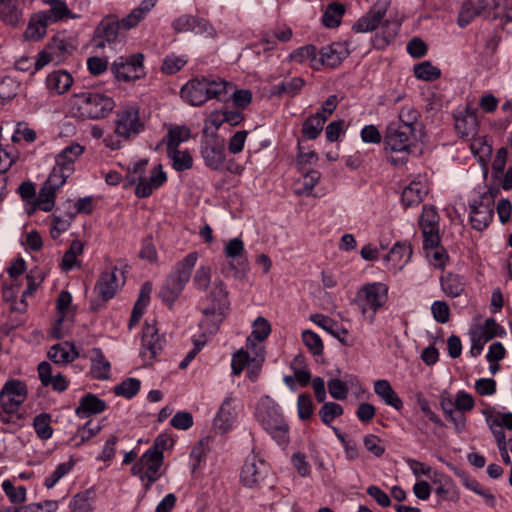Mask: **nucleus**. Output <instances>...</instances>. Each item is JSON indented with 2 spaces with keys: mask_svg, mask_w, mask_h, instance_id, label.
<instances>
[{
  "mask_svg": "<svg viewBox=\"0 0 512 512\" xmlns=\"http://www.w3.org/2000/svg\"><path fill=\"white\" fill-rule=\"evenodd\" d=\"M71 174L72 173H66L65 169L55 164L47 180L44 183L58 191L66 183L67 178Z\"/></svg>",
  "mask_w": 512,
  "mask_h": 512,
  "instance_id": "62",
  "label": "nucleus"
},
{
  "mask_svg": "<svg viewBox=\"0 0 512 512\" xmlns=\"http://www.w3.org/2000/svg\"><path fill=\"white\" fill-rule=\"evenodd\" d=\"M374 392L386 405H389L398 411L403 408V401L397 395L388 380H376L374 382Z\"/></svg>",
  "mask_w": 512,
  "mask_h": 512,
  "instance_id": "32",
  "label": "nucleus"
},
{
  "mask_svg": "<svg viewBox=\"0 0 512 512\" xmlns=\"http://www.w3.org/2000/svg\"><path fill=\"white\" fill-rule=\"evenodd\" d=\"M435 493L444 501L457 502L460 499L459 490L455 482L449 477H446L436 488Z\"/></svg>",
  "mask_w": 512,
  "mask_h": 512,
  "instance_id": "55",
  "label": "nucleus"
},
{
  "mask_svg": "<svg viewBox=\"0 0 512 512\" xmlns=\"http://www.w3.org/2000/svg\"><path fill=\"white\" fill-rule=\"evenodd\" d=\"M349 51H347L340 43H333L322 47L318 53V60H314V70H319L323 66L335 68L347 58Z\"/></svg>",
  "mask_w": 512,
  "mask_h": 512,
  "instance_id": "23",
  "label": "nucleus"
},
{
  "mask_svg": "<svg viewBox=\"0 0 512 512\" xmlns=\"http://www.w3.org/2000/svg\"><path fill=\"white\" fill-rule=\"evenodd\" d=\"M420 118L419 111L410 105H404L398 114V121H393L391 124H398L404 130H409L415 133L416 126Z\"/></svg>",
  "mask_w": 512,
  "mask_h": 512,
  "instance_id": "38",
  "label": "nucleus"
},
{
  "mask_svg": "<svg viewBox=\"0 0 512 512\" xmlns=\"http://www.w3.org/2000/svg\"><path fill=\"white\" fill-rule=\"evenodd\" d=\"M472 332L478 337L484 338L487 343L494 337L503 336L505 334L504 328L493 318L486 319L483 325H480Z\"/></svg>",
  "mask_w": 512,
  "mask_h": 512,
  "instance_id": "49",
  "label": "nucleus"
},
{
  "mask_svg": "<svg viewBox=\"0 0 512 512\" xmlns=\"http://www.w3.org/2000/svg\"><path fill=\"white\" fill-rule=\"evenodd\" d=\"M401 26V21L398 19L387 18L383 21L381 26L382 39L381 43L376 44L378 48H382L389 44L397 36Z\"/></svg>",
  "mask_w": 512,
  "mask_h": 512,
  "instance_id": "54",
  "label": "nucleus"
},
{
  "mask_svg": "<svg viewBox=\"0 0 512 512\" xmlns=\"http://www.w3.org/2000/svg\"><path fill=\"white\" fill-rule=\"evenodd\" d=\"M75 346L69 342H63L52 346L48 352L49 359L55 364H68L78 357Z\"/></svg>",
  "mask_w": 512,
  "mask_h": 512,
  "instance_id": "34",
  "label": "nucleus"
},
{
  "mask_svg": "<svg viewBox=\"0 0 512 512\" xmlns=\"http://www.w3.org/2000/svg\"><path fill=\"white\" fill-rule=\"evenodd\" d=\"M182 98L192 106H201L211 99L206 77L189 80L181 89Z\"/></svg>",
  "mask_w": 512,
  "mask_h": 512,
  "instance_id": "18",
  "label": "nucleus"
},
{
  "mask_svg": "<svg viewBox=\"0 0 512 512\" xmlns=\"http://www.w3.org/2000/svg\"><path fill=\"white\" fill-rule=\"evenodd\" d=\"M470 222L474 229L482 231L488 227L494 215L493 195L484 193L469 203Z\"/></svg>",
  "mask_w": 512,
  "mask_h": 512,
  "instance_id": "12",
  "label": "nucleus"
},
{
  "mask_svg": "<svg viewBox=\"0 0 512 512\" xmlns=\"http://www.w3.org/2000/svg\"><path fill=\"white\" fill-rule=\"evenodd\" d=\"M420 229H439V215L433 206H424L419 218Z\"/></svg>",
  "mask_w": 512,
  "mask_h": 512,
  "instance_id": "58",
  "label": "nucleus"
},
{
  "mask_svg": "<svg viewBox=\"0 0 512 512\" xmlns=\"http://www.w3.org/2000/svg\"><path fill=\"white\" fill-rule=\"evenodd\" d=\"M289 59L299 64L308 63L314 69V60H318V53L314 45H306L294 50Z\"/></svg>",
  "mask_w": 512,
  "mask_h": 512,
  "instance_id": "53",
  "label": "nucleus"
},
{
  "mask_svg": "<svg viewBox=\"0 0 512 512\" xmlns=\"http://www.w3.org/2000/svg\"><path fill=\"white\" fill-rule=\"evenodd\" d=\"M49 22L42 19V14L39 13L36 18H33L25 30L24 37L26 40L38 41L46 34V28Z\"/></svg>",
  "mask_w": 512,
  "mask_h": 512,
  "instance_id": "52",
  "label": "nucleus"
},
{
  "mask_svg": "<svg viewBox=\"0 0 512 512\" xmlns=\"http://www.w3.org/2000/svg\"><path fill=\"white\" fill-rule=\"evenodd\" d=\"M343 414V408L335 402H326L319 411L321 420L325 424L331 423L336 417Z\"/></svg>",
  "mask_w": 512,
  "mask_h": 512,
  "instance_id": "64",
  "label": "nucleus"
},
{
  "mask_svg": "<svg viewBox=\"0 0 512 512\" xmlns=\"http://www.w3.org/2000/svg\"><path fill=\"white\" fill-rule=\"evenodd\" d=\"M440 74V69L428 61L417 64L414 67V75L421 80L433 81L436 80Z\"/></svg>",
  "mask_w": 512,
  "mask_h": 512,
  "instance_id": "60",
  "label": "nucleus"
},
{
  "mask_svg": "<svg viewBox=\"0 0 512 512\" xmlns=\"http://www.w3.org/2000/svg\"><path fill=\"white\" fill-rule=\"evenodd\" d=\"M100 431L101 425L99 423H93L92 421H88L77 430L72 440L75 441L76 446H80L85 441L96 436Z\"/></svg>",
  "mask_w": 512,
  "mask_h": 512,
  "instance_id": "57",
  "label": "nucleus"
},
{
  "mask_svg": "<svg viewBox=\"0 0 512 512\" xmlns=\"http://www.w3.org/2000/svg\"><path fill=\"white\" fill-rule=\"evenodd\" d=\"M164 344L165 339L159 335L155 324L147 323L143 328L141 355L152 360L163 349Z\"/></svg>",
  "mask_w": 512,
  "mask_h": 512,
  "instance_id": "24",
  "label": "nucleus"
},
{
  "mask_svg": "<svg viewBox=\"0 0 512 512\" xmlns=\"http://www.w3.org/2000/svg\"><path fill=\"white\" fill-rule=\"evenodd\" d=\"M167 156L172 161V167L178 172L189 170L193 166V158L187 150L167 149Z\"/></svg>",
  "mask_w": 512,
  "mask_h": 512,
  "instance_id": "46",
  "label": "nucleus"
},
{
  "mask_svg": "<svg viewBox=\"0 0 512 512\" xmlns=\"http://www.w3.org/2000/svg\"><path fill=\"white\" fill-rule=\"evenodd\" d=\"M412 256V248L408 243H396L384 257L387 263V269L394 274L402 270L410 261Z\"/></svg>",
  "mask_w": 512,
  "mask_h": 512,
  "instance_id": "25",
  "label": "nucleus"
},
{
  "mask_svg": "<svg viewBox=\"0 0 512 512\" xmlns=\"http://www.w3.org/2000/svg\"><path fill=\"white\" fill-rule=\"evenodd\" d=\"M0 18L8 25H18L21 12L17 0H0Z\"/></svg>",
  "mask_w": 512,
  "mask_h": 512,
  "instance_id": "44",
  "label": "nucleus"
},
{
  "mask_svg": "<svg viewBox=\"0 0 512 512\" xmlns=\"http://www.w3.org/2000/svg\"><path fill=\"white\" fill-rule=\"evenodd\" d=\"M48 4L49 8L40 13L42 14V19L49 22V24L63 19H75L79 17L77 14L72 13L66 3L62 0H49Z\"/></svg>",
  "mask_w": 512,
  "mask_h": 512,
  "instance_id": "31",
  "label": "nucleus"
},
{
  "mask_svg": "<svg viewBox=\"0 0 512 512\" xmlns=\"http://www.w3.org/2000/svg\"><path fill=\"white\" fill-rule=\"evenodd\" d=\"M74 462L60 463L53 473L45 479L44 485L46 488H53L65 475H67L73 468Z\"/></svg>",
  "mask_w": 512,
  "mask_h": 512,
  "instance_id": "61",
  "label": "nucleus"
},
{
  "mask_svg": "<svg viewBox=\"0 0 512 512\" xmlns=\"http://www.w3.org/2000/svg\"><path fill=\"white\" fill-rule=\"evenodd\" d=\"M172 27L177 33L193 32L207 36H213L215 33L208 21L188 14L176 18L172 22Z\"/></svg>",
  "mask_w": 512,
  "mask_h": 512,
  "instance_id": "20",
  "label": "nucleus"
},
{
  "mask_svg": "<svg viewBox=\"0 0 512 512\" xmlns=\"http://www.w3.org/2000/svg\"><path fill=\"white\" fill-rule=\"evenodd\" d=\"M111 72L119 81L129 82L145 76L144 55L135 53L129 56H119L111 64Z\"/></svg>",
  "mask_w": 512,
  "mask_h": 512,
  "instance_id": "10",
  "label": "nucleus"
},
{
  "mask_svg": "<svg viewBox=\"0 0 512 512\" xmlns=\"http://www.w3.org/2000/svg\"><path fill=\"white\" fill-rule=\"evenodd\" d=\"M345 6L338 2L327 5L323 15L322 23L328 28H336L340 25L341 19L345 14Z\"/></svg>",
  "mask_w": 512,
  "mask_h": 512,
  "instance_id": "43",
  "label": "nucleus"
},
{
  "mask_svg": "<svg viewBox=\"0 0 512 512\" xmlns=\"http://www.w3.org/2000/svg\"><path fill=\"white\" fill-rule=\"evenodd\" d=\"M229 292L226 284L220 278H216L206 296L208 305L202 309L203 319L201 326L206 327L210 333L218 330L219 324L223 321L229 310Z\"/></svg>",
  "mask_w": 512,
  "mask_h": 512,
  "instance_id": "4",
  "label": "nucleus"
},
{
  "mask_svg": "<svg viewBox=\"0 0 512 512\" xmlns=\"http://www.w3.org/2000/svg\"><path fill=\"white\" fill-rule=\"evenodd\" d=\"M271 475L268 464L255 455L249 456L240 473L241 483L248 488H261Z\"/></svg>",
  "mask_w": 512,
  "mask_h": 512,
  "instance_id": "11",
  "label": "nucleus"
},
{
  "mask_svg": "<svg viewBox=\"0 0 512 512\" xmlns=\"http://www.w3.org/2000/svg\"><path fill=\"white\" fill-rule=\"evenodd\" d=\"M72 296L68 291H61L56 300V309L59 314L53 328L52 334L55 338L60 339L64 337V331L62 329V324L65 318L73 312L72 309Z\"/></svg>",
  "mask_w": 512,
  "mask_h": 512,
  "instance_id": "27",
  "label": "nucleus"
},
{
  "mask_svg": "<svg viewBox=\"0 0 512 512\" xmlns=\"http://www.w3.org/2000/svg\"><path fill=\"white\" fill-rule=\"evenodd\" d=\"M486 7L485 0H479L477 6L473 5L471 1L464 2L460 8L457 24L461 28H465L472 20L479 15Z\"/></svg>",
  "mask_w": 512,
  "mask_h": 512,
  "instance_id": "41",
  "label": "nucleus"
},
{
  "mask_svg": "<svg viewBox=\"0 0 512 512\" xmlns=\"http://www.w3.org/2000/svg\"><path fill=\"white\" fill-rule=\"evenodd\" d=\"M327 120V116L321 112H317L311 117L307 118L302 127L303 135L310 140L316 139L322 132L323 125Z\"/></svg>",
  "mask_w": 512,
  "mask_h": 512,
  "instance_id": "42",
  "label": "nucleus"
},
{
  "mask_svg": "<svg viewBox=\"0 0 512 512\" xmlns=\"http://www.w3.org/2000/svg\"><path fill=\"white\" fill-rule=\"evenodd\" d=\"M27 398L26 385L20 380L6 382L0 392V404L6 413H15Z\"/></svg>",
  "mask_w": 512,
  "mask_h": 512,
  "instance_id": "13",
  "label": "nucleus"
},
{
  "mask_svg": "<svg viewBox=\"0 0 512 512\" xmlns=\"http://www.w3.org/2000/svg\"><path fill=\"white\" fill-rule=\"evenodd\" d=\"M83 252V244L79 240H74L70 244L69 249L64 253L61 262V269L65 272L71 271L76 267H80L77 257Z\"/></svg>",
  "mask_w": 512,
  "mask_h": 512,
  "instance_id": "45",
  "label": "nucleus"
},
{
  "mask_svg": "<svg viewBox=\"0 0 512 512\" xmlns=\"http://www.w3.org/2000/svg\"><path fill=\"white\" fill-rule=\"evenodd\" d=\"M84 146L72 143L65 147L55 158V164L66 170V173L74 172V164L84 153Z\"/></svg>",
  "mask_w": 512,
  "mask_h": 512,
  "instance_id": "29",
  "label": "nucleus"
},
{
  "mask_svg": "<svg viewBox=\"0 0 512 512\" xmlns=\"http://www.w3.org/2000/svg\"><path fill=\"white\" fill-rule=\"evenodd\" d=\"M201 156L208 168L215 171L222 170L226 159L223 141L217 139L202 141Z\"/></svg>",
  "mask_w": 512,
  "mask_h": 512,
  "instance_id": "17",
  "label": "nucleus"
},
{
  "mask_svg": "<svg viewBox=\"0 0 512 512\" xmlns=\"http://www.w3.org/2000/svg\"><path fill=\"white\" fill-rule=\"evenodd\" d=\"M310 320L319 327H321L324 331L335 337L342 344L349 345V332L337 321L323 314H313L310 316Z\"/></svg>",
  "mask_w": 512,
  "mask_h": 512,
  "instance_id": "26",
  "label": "nucleus"
},
{
  "mask_svg": "<svg viewBox=\"0 0 512 512\" xmlns=\"http://www.w3.org/2000/svg\"><path fill=\"white\" fill-rule=\"evenodd\" d=\"M440 282L443 292L449 297L460 296L466 286L463 277L453 273L443 275Z\"/></svg>",
  "mask_w": 512,
  "mask_h": 512,
  "instance_id": "39",
  "label": "nucleus"
},
{
  "mask_svg": "<svg viewBox=\"0 0 512 512\" xmlns=\"http://www.w3.org/2000/svg\"><path fill=\"white\" fill-rule=\"evenodd\" d=\"M116 271L117 268H114L100 274V277L94 287L96 298L92 303L93 310H97L101 304L106 303L115 296L117 289L119 288Z\"/></svg>",
  "mask_w": 512,
  "mask_h": 512,
  "instance_id": "15",
  "label": "nucleus"
},
{
  "mask_svg": "<svg viewBox=\"0 0 512 512\" xmlns=\"http://www.w3.org/2000/svg\"><path fill=\"white\" fill-rule=\"evenodd\" d=\"M389 3L386 0L377 1L368 12L361 16L354 24L353 31L356 33L372 32L382 23Z\"/></svg>",
  "mask_w": 512,
  "mask_h": 512,
  "instance_id": "16",
  "label": "nucleus"
},
{
  "mask_svg": "<svg viewBox=\"0 0 512 512\" xmlns=\"http://www.w3.org/2000/svg\"><path fill=\"white\" fill-rule=\"evenodd\" d=\"M265 360V351L262 342L251 337L247 338L245 349L233 354L231 367L235 375H240L244 368L248 370V377L255 381Z\"/></svg>",
  "mask_w": 512,
  "mask_h": 512,
  "instance_id": "6",
  "label": "nucleus"
},
{
  "mask_svg": "<svg viewBox=\"0 0 512 512\" xmlns=\"http://www.w3.org/2000/svg\"><path fill=\"white\" fill-rule=\"evenodd\" d=\"M164 462V455L147 450L131 467L134 476L152 475L161 476L160 469Z\"/></svg>",
  "mask_w": 512,
  "mask_h": 512,
  "instance_id": "22",
  "label": "nucleus"
},
{
  "mask_svg": "<svg viewBox=\"0 0 512 512\" xmlns=\"http://www.w3.org/2000/svg\"><path fill=\"white\" fill-rule=\"evenodd\" d=\"M302 177L294 182V193L297 195H311L315 185L320 180V172L317 170L301 171Z\"/></svg>",
  "mask_w": 512,
  "mask_h": 512,
  "instance_id": "37",
  "label": "nucleus"
},
{
  "mask_svg": "<svg viewBox=\"0 0 512 512\" xmlns=\"http://www.w3.org/2000/svg\"><path fill=\"white\" fill-rule=\"evenodd\" d=\"M106 402L97 395L88 393L80 399L75 413L79 418H87L94 414L102 413L106 410Z\"/></svg>",
  "mask_w": 512,
  "mask_h": 512,
  "instance_id": "28",
  "label": "nucleus"
},
{
  "mask_svg": "<svg viewBox=\"0 0 512 512\" xmlns=\"http://www.w3.org/2000/svg\"><path fill=\"white\" fill-rule=\"evenodd\" d=\"M197 260V252H191L175 265L160 291L163 301L172 303L179 297L191 277Z\"/></svg>",
  "mask_w": 512,
  "mask_h": 512,
  "instance_id": "7",
  "label": "nucleus"
},
{
  "mask_svg": "<svg viewBox=\"0 0 512 512\" xmlns=\"http://www.w3.org/2000/svg\"><path fill=\"white\" fill-rule=\"evenodd\" d=\"M72 107L81 119H103L115 108L112 97L97 91H83L72 98Z\"/></svg>",
  "mask_w": 512,
  "mask_h": 512,
  "instance_id": "5",
  "label": "nucleus"
},
{
  "mask_svg": "<svg viewBox=\"0 0 512 512\" xmlns=\"http://www.w3.org/2000/svg\"><path fill=\"white\" fill-rule=\"evenodd\" d=\"M72 83V76L64 70L53 71L46 77L47 89L57 95L67 92Z\"/></svg>",
  "mask_w": 512,
  "mask_h": 512,
  "instance_id": "33",
  "label": "nucleus"
},
{
  "mask_svg": "<svg viewBox=\"0 0 512 512\" xmlns=\"http://www.w3.org/2000/svg\"><path fill=\"white\" fill-rule=\"evenodd\" d=\"M454 129L461 140L474 139L479 134L477 110L467 105L465 109L455 113Z\"/></svg>",
  "mask_w": 512,
  "mask_h": 512,
  "instance_id": "14",
  "label": "nucleus"
},
{
  "mask_svg": "<svg viewBox=\"0 0 512 512\" xmlns=\"http://www.w3.org/2000/svg\"><path fill=\"white\" fill-rule=\"evenodd\" d=\"M428 192L425 183L412 181L402 192L401 201L405 208L418 205Z\"/></svg>",
  "mask_w": 512,
  "mask_h": 512,
  "instance_id": "35",
  "label": "nucleus"
},
{
  "mask_svg": "<svg viewBox=\"0 0 512 512\" xmlns=\"http://www.w3.org/2000/svg\"><path fill=\"white\" fill-rule=\"evenodd\" d=\"M207 88L211 99L220 102H229L230 94L233 92V83L216 76L206 77Z\"/></svg>",
  "mask_w": 512,
  "mask_h": 512,
  "instance_id": "30",
  "label": "nucleus"
},
{
  "mask_svg": "<svg viewBox=\"0 0 512 512\" xmlns=\"http://www.w3.org/2000/svg\"><path fill=\"white\" fill-rule=\"evenodd\" d=\"M56 194L57 190L43 183L39 190L38 197L35 202V207L44 212L52 211L55 206Z\"/></svg>",
  "mask_w": 512,
  "mask_h": 512,
  "instance_id": "51",
  "label": "nucleus"
},
{
  "mask_svg": "<svg viewBox=\"0 0 512 512\" xmlns=\"http://www.w3.org/2000/svg\"><path fill=\"white\" fill-rule=\"evenodd\" d=\"M166 181L167 175L163 171L162 165H155L151 169L149 177L145 176L138 179V183L135 188V195L138 198H147L154 190L160 188Z\"/></svg>",
  "mask_w": 512,
  "mask_h": 512,
  "instance_id": "21",
  "label": "nucleus"
},
{
  "mask_svg": "<svg viewBox=\"0 0 512 512\" xmlns=\"http://www.w3.org/2000/svg\"><path fill=\"white\" fill-rule=\"evenodd\" d=\"M51 422L52 416L49 413H40L34 417L32 425L41 440H48L52 437L54 430Z\"/></svg>",
  "mask_w": 512,
  "mask_h": 512,
  "instance_id": "48",
  "label": "nucleus"
},
{
  "mask_svg": "<svg viewBox=\"0 0 512 512\" xmlns=\"http://www.w3.org/2000/svg\"><path fill=\"white\" fill-rule=\"evenodd\" d=\"M96 494L92 489H87L75 494L69 502L71 512H91L94 510Z\"/></svg>",
  "mask_w": 512,
  "mask_h": 512,
  "instance_id": "36",
  "label": "nucleus"
},
{
  "mask_svg": "<svg viewBox=\"0 0 512 512\" xmlns=\"http://www.w3.org/2000/svg\"><path fill=\"white\" fill-rule=\"evenodd\" d=\"M191 131L186 126L171 127L164 138L167 149H175L190 138Z\"/></svg>",
  "mask_w": 512,
  "mask_h": 512,
  "instance_id": "50",
  "label": "nucleus"
},
{
  "mask_svg": "<svg viewBox=\"0 0 512 512\" xmlns=\"http://www.w3.org/2000/svg\"><path fill=\"white\" fill-rule=\"evenodd\" d=\"M389 287L383 282L365 283L358 288L352 304L364 321L373 324L376 314L385 308L388 302Z\"/></svg>",
  "mask_w": 512,
  "mask_h": 512,
  "instance_id": "2",
  "label": "nucleus"
},
{
  "mask_svg": "<svg viewBox=\"0 0 512 512\" xmlns=\"http://www.w3.org/2000/svg\"><path fill=\"white\" fill-rule=\"evenodd\" d=\"M239 406V399L228 395L214 418V426L223 433L228 431L236 421Z\"/></svg>",
  "mask_w": 512,
  "mask_h": 512,
  "instance_id": "19",
  "label": "nucleus"
},
{
  "mask_svg": "<svg viewBox=\"0 0 512 512\" xmlns=\"http://www.w3.org/2000/svg\"><path fill=\"white\" fill-rule=\"evenodd\" d=\"M157 0H142L128 15L119 19L114 14L102 18L94 31L93 40L98 48L124 42L125 32L138 26L151 10Z\"/></svg>",
  "mask_w": 512,
  "mask_h": 512,
  "instance_id": "1",
  "label": "nucleus"
},
{
  "mask_svg": "<svg viewBox=\"0 0 512 512\" xmlns=\"http://www.w3.org/2000/svg\"><path fill=\"white\" fill-rule=\"evenodd\" d=\"M2 488L12 503L20 504L26 500V488L24 486L14 487L10 480L2 483Z\"/></svg>",
  "mask_w": 512,
  "mask_h": 512,
  "instance_id": "63",
  "label": "nucleus"
},
{
  "mask_svg": "<svg viewBox=\"0 0 512 512\" xmlns=\"http://www.w3.org/2000/svg\"><path fill=\"white\" fill-rule=\"evenodd\" d=\"M256 418L263 429L280 446L289 443V425L284 419L279 406L269 397L261 398L257 405Z\"/></svg>",
  "mask_w": 512,
  "mask_h": 512,
  "instance_id": "3",
  "label": "nucleus"
},
{
  "mask_svg": "<svg viewBox=\"0 0 512 512\" xmlns=\"http://www.w3.org/2000/svg\"><path fill=\"white\" fill-rule=\"evenodd\" d=\"M211 442V437H204L192 448L190 453V458L193 461L192 472H195L201 466L202 462L205 461L211 449Z\"/></svg>",
  "mask_w": 512,
  "mask_h": 512,
  "instance_id": "47",
  "label": "nucleus"
},
{
  "mask_svg": "<svg viewBox=\"0 0 512 512\" xmlns=\"http://www.w3.org/2000/svg\"><path fill=\"white\" fill-rule=\"evenodd\" d=\"M145 130V122L135 106L119 109L114 118V133L124 141H130Z\"/></svg>",
  "mask_w": 512,
  "mask_h": 512,
  "instance_id": "9",
  "label": "nucleus"
},
{
  "mask_svg": "<svg viewBox=\"0 0 512 512\" xmlns=\"http://www.w3.org/2000/svg\"><path fill=\"white\" fill-rule=\"evenodd\" d=\"M301 337L304 345L313 356H321L323 354L324 345L317 333L311 330H304Z\"/></svg>",
  "mask_w": 512,
  "mask_h": 512,
  "instance_id": "56",
  "label": "nucleus"
},
{
  "mask_svg": "<svg viewBox=\"0 0 512 512\" xmlns=\"http://www.w3.org/2000/svg\"><path fill=\"white\" fill-rule=\"evenodd\" d=\"M140 381L136 378H128L114 387V393L127 399L133 398L140 390Z\"/></svg>",
  "mask_w": 512,
  "mask_h": 512,
  "instance_id": "59",
  "label": "nucleus"
},
{
  "mask_svg": "<svg viewBox=\"0 0 512 512\" xmlns=\"http://www.w3.org/2000/svg\"><path fill=\"white\" fill-rule=\"evenodd\" d=\"M414 136V132L404 130L398 124L389 123L384 135V149L386 152L400 155L398 157H389V161L393 165L404 164L408 160V156L412 152V139Z\"/></svg>",
  "mask_w": 512,
  "mask_h": 512,
  "instance_id": "8",
  "label": "nucleus"
},
{
  "mask_svg": "<svg viewBox=\"0 0 512 512\" xmlns=\"http://www.w3.org/2000/svg\"><path fill=\"white\" fill-rule=\"evenodd\" d=\"M91 374L96 379H107L110 373V363L105 359L100 348L91 350Z\"/></svg>",
  "mask_w": 512,
  "mask_h": 512,
  "instance_id": "40",
  "label": "nucleus"
}]
</instances>
